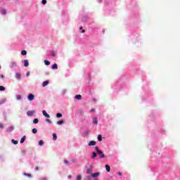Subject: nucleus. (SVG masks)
Listing matches in <instances>:
<instances>
[{
	"label": "nucleus",
	"instance_id": "nucleus-43",
	"mask_svg": "<svg viewBox=\"0 0 180 180\" xmlns=\"http://www.w3.org/2000/svg\"><path fill=\"white\" fill-rule=\"evenodd\" d=\"M0 78H5V77L4 76V75H1Z\"/></svg>",
	"mask_w": 180,
	"mask_h": 180
},
{
	"label": "nucleus",
	"instance_id": "nucleus-33",
	"mask_svg": "<svg viewBox=\"0 0 180 180\" xmlns=\"http://www.w3.org/2000/svg\"><path fill=\"white\" fill-rule=\"evenodd\" d=\"M86 172L88 174H91V172H92V170L91 169H87Z\"/></svg>",
	"mask_w": 180,
	"mask_h": 180
},
{
	"label": "nucleus",
	"instance_id": "nucleus-39",
	"mask_svg": "<svg viewBox=\"0 0 180 180\" xmlns=\"http://www.w3.org/2000/svg\"><path fill=\"white\" fill-rule=\"evenodd\" d=\"M46 122H47L48 123H51V120H50L49 119H47V120H46Z\"/></svg>",
	"mask_w": 180,
	"mask_h": 180
},
{
	"label": "nucleus",
	"instance_id": "nucleus-23",
	"mask_svg": "<svg viewBox=\"0 0 180 180\" xmlns=\"http://www.w3.org/2000/svg\"><path fill=\"white\" fill-rule=\"evenodd\" d=\"M97 139L98 141H102V135H98Z\"/></svg>",
	"mask_w": 180,
	"mask_h": 180
},
{
	"label": "nucleus",
	"instance_id": "nucleus-35",
	"mask_svg": "<svg viewBox=\"0 0 180 180\" xmlns=\"http://www.w3.org/2000/svg\"><path fill=\"white\" fill-rule=\"evenodd\" d=\"M42 4H43V5H46V4H47V1L46 0H42Z\"/></svg>",
	"mask_w": 180,
	"mask_h": 180
},
{
	"label": "nucleus",
	"instance_id": "nucleus-13",
	"mask_svg": "<svg viewBox=\"0 0 180 180\" xmlns=\"http://www.w3.org/2000/svg\"><path fill=\"white\" fill-rule=\"evenodd\" d=\"M13 127H9L8 129H7V131L8 133H11V131H13Z\"/></svg>",
	"mask_w": 180,
	"mask_h": 180
},
{
	"label": "nucleus",
	"instance_id": "nucleus-4",
	"mask_svg": "<svg viewBox=\"0 0 180 180\" xmlns=\"http://www.w3.org/2000/svg\"><path fill=\"white\" fill-rule=\"evenodd\" d=\"M15 78H16L17 79H20L22 78V75H21L20 73L16 72V73H15Z\"/></svg>",
	"mask_w": 180,
	"mask_h": 180
},
{
	"label": "nucleus",
	"instance_id": "nucleus-19",
	"mask_svg": "<svg viewBox=\"0 0 180 180\" xmlns=\"http://www.w3.org/2000/svg\"><path fill=\"white\" fill-rule=\"evenodd\" d=\"M64 123V120H61L57 122V124L61 125Z\"/></svg>",
	"mask_w": 180,
	"mask_h": 180
},
{
	"label": "nucleus",
	"instance_id": "nucleus-29",
	"mask_svg": "<svg viewBox=\"0 0 180 180\" xmlns=\"http://www.w3.org/2000/svg\"><path fill=\"white\" fill-rule=\"evenodd\" d=\"M56 117H63V114H61V113H57V114H56Z\"/></svg>",
	"mask_w": 180,
	"mask_h": 180
},
{
	"label": "nucleus",
	"instance_id": "nucleus-38",
	"mask_svg": "<svg viewBox=\"0 0 180 180\" xmlns=\"http://www.w3.org/2000/svg\"><path fill=\"white\" fill-rule=\"evenodd\" d=\"M40 180H47V178H46V177H42V178L40 179Z\"/></svg>",
	"mask_w": 180,
	"mask_h": 180
},
{
	"label": "nucleus",
	"instance_id": "nucleus-3",
	"mask_svg": "<svg viewBox=\"0 0 180 180\" xmlns=\"http://www.w3.org/2000/svg\"><path fill=\"white\" fill-rule=\"evenodd\" d=\"M100 174L101 173H99V172L93 173V174H91V176L92 178H96V176H99Z\"/></svg>",
	"mask_w": 180,
	"mask_h": 180
},
{
	"label": "nucleus",
	"instance_id": "nucleus-30",
	"mask_svg": "<svg viewBox=\"0 0 180 180\" xmlns=\"http://www.w3.org/2000/svg\"><path fill=\"white\" fill-rule=\"evenodd\" d=\"M11 143H13V144H18V141L13 139V140H11Z\"/></svg>",
	"mask_w": 180,
	"mask_h": 180
},
{
	"label": "nucleus",
	"instance_id": "nucleus-16",
	"mask_svg": "<svg viewBox=\"0 0 180 180\" xmlns=\"http://www.w3.org/2000/svg\"><path fill=\"white\" fill-rule=\"evenodd\" d=\"M15 98H16L17 101H20V99H22V96L21 95H17V96H15Z\"/></svg>",
	"mask_w": 180,
	"mask_h": 180
},
{
	"label": "nucleus",
	"instance_id": "nucleus-44",
	"mask_svg": "<svg viewBox=\"0 0 180 180\" xmlns=\"http://www.w3.org/2000/svg\"><path fill=\"white\" fill-rule=\"evenodd\" d=\"M35 171H39V167H35Z\"/></svg>",
	"mask_w": 180,
	"mask_h": 180
},
{
	"label": "nucleus",
	"instance_id": "nucleus-34",
	"mask_svg": "<svg viewBox=\"0 0 180 180\" xmlns=\"http://www.w3.org/2000/svg\"><path fill=\"white\" fill-rule=\"evenodd\" d=\"M5 103V100L0 101V105H4Z\"/></svg>",
	"mask_w": 180,
	"mask_h": 180
},
{
	"label": "nucleus",
	"instance_id": "nucleus-51",
	"mask_svg": "<svg viewBox=\"0 0 180 180\" xmlns=\"http://www.w3.org/2000/svg\"><path fill=\"white\" fill-rule=\"evenodd\" d=\"M0 70H1V65H0Z\"/></svg>",
	"mask_w": 180,
	"mask_h": 180
},
{
	"label": "nucleus",
	"instance_id": "nucleus-15",
	"mask_svg": "<svg viewBox=\"0 0 180 180\" xmlns=\"http://www.w3.org/2000/svg\"><path fill=\"white\" fill-rule=\"evenodd\" d=\"M25 140H26V136H24L20 141V143H21V144L22 143H25Z\"/></svg>",
	"mask_w": 180,
	"mask_h": 180
},
{
	"label": "nucleus",
	"instance_id": "nucleus-24",
	"mask_svg": "<svg viewBox=\"0 0 180 180\" xmlns=\"http://www.w3.org/2000/svg\"><path fill=\"white\" fill-rule=\"evenodd\" d=\"M96 152H93V155H92V156H91V158H96Z\"/></svg>",
	"mask_w": 180,
	"mask_h": 180
},
{
	"label": "nucleus",
	"instance_id": "nucleus-48",
	"mask_svg": "<svg viewBox=\"0 0 180 180\" xmlns=\"http://www.w3.org/2000/svg\"><path fill=\"white\" fill-rule=\"evenodd\" d=\"M72 177V176H71V175H69V176H68V178H69V179H71Z\"/></svg>",
	"mask_w": 180,
	"mask_h": 180
},
{
	"label": "nucleus",
	"instance_id": "nucleus-7",
	"mask_svg": "<svg viewBox=\"0 0 180 180\" xmlns=\"http://www.w3.org/2000/svg\"><path fill=\"white\" fill-rule=\"evenodd\" d=\"M89 146L91 147L92 146H96V142L95 141H91L89 143Z\"/></svg>",
	"mask_w": 180,
	"mask_h": 180
},
{
	"label": "nucleus",
	"instance_id": "nucleus-22",
	"mask_svg": "<svg viewBox=\"0 0 180 180\" xmlns=\"http://www.w3.org/2000/svg\"><path fill=\"white\" fill-rule=\"evenodd\" d=\"M17 65H18V64L16 63V62L11 63V67H16Z\"/></svg>",
	"mask_w": 180,
	"mask_h": 180
},
{
	"label": "nucleus",
	"instance_id": "nucleus-6",
	"mask_svg": "<svg viewBox=\"0 0 180 180\" xmlns=\"http://www.w3.org/2000/svg\"><path fill=\"white\" fill-rule=\"evenodd\" d=\"M34 114V111H33V110H30V111L27 112V116H33Z\"/></svg>",
	"mask_w": 180,
	"mask_h": 180
},
{
	"label": "nucleus",
	"instance_id": "nucleus-14",
	"mask_svg": "<svg viewBox=\"0 0 180 180\" xmlns=\"http://www.w3.org/2000/svg\"><path fill=\"white\" fill-rule=\"evenodd\" d=\"M93 123H94V124H98V118L94 117V118H93Z\"/></svg>",
	"mask_w": 180,
	"mask_h": 180
},
{
	"label": "nucleus",
	"instance_id": "nucleus-5",
	"mask_svg": "<svg viewBox=\"0 0 180 180\" xmlns=\"http://www.w3.org/2000/svg\"><path fill=\"white\" fill-rule=\"evenodd\" d=\"M75 99H77L79 101H81V99H82V96H81V94H77L75 96Z\"/></svg>",
	"mask_w": 180,
	"mask_h": 180
},
{
	"label": "nucleus",
	"instance_id": "nucleus-50",
	"mask_svg": "<svg viewBox=\"0 0 180 180\" xmlns=\"http://www.w3.org/2000/svg\"><path fill=\"white\" fill-rule=\"evenodd\" d=\"M53 56H56V54L53 53Z\"/></svg>",
	"mask_w": 180,
	"mask_h": 180
},
{
	"label": "nucleus",
	"instance_id": "nucleus-12",
	"mask_svg": "<svg viewBox=\"0 0 180 180\" xmlns=\"http://www.w3.org/2000/svg\"><path fill=\"white\" fill-rule=\"evenodd\" d=\"M105 169L107 172H110V166H109L108 165H105Z\"/></svg>",
	"mask_w": 180,
	"mask_h": 180
},
{
	"label": "nucleus",
	"instance_id": "nucleus-27",
	"mask_svg": "<svg viewBox=\"0 0 180 180\" xmlns=\"http://www.w3.org/2000/svg\"><path fill=\"white\" fill-rule=\"evenodd\" d=\"M44 142L43 141V140H40V141H39V146H44Z\"/></svg>",
	"mask_w": 180,
	"mask_h": 180
},
{
	"label": "nucleus",
	"instance_id": "nucleus-46",
	"mask_svg": "<svg viewBox=\"0 0 180 180\" xmlns=\"http://www.w3.org/2000/svg\"><path fill=\"white\" fill-rule=\"evenodd\" d=\"M82 33H85V30H82Z\"/></svg>",
	"mask_w": 180,
	"mask_h": 180
},
{
	"label": "nucleus",
	"instance_id": "nucleus-37",
	"mask_svg": "<svg viewBox=\"0 0 180 180\" xmlns=\"http://www.w3.org/2000/svg\"><path fill=\"white\" fill-rule=\"evenodd\" d=\"M81 175H79L77 176V180H81Z\"/></svg>",
	"mask_w": 180,
	"mask_h": 180
},
{
	"label": "nucleus",
	"instance_id": "nucleus-21",
	"mask_svg": "<svg viewBox=\"0 0 180 180\" xmlns=\"http://www.w3.org/2000/svg\"><path fill=\"white\" fill-rule=\"evenodd\" d=\"M44 64H45V65H50V61H49L47 60H44Z\"/></svg>",
	"mask_w": 180,
	"mask_h": 180
},
{
	"label": "nucleus",
	"instance_id": "nucleus-40",
	"mask_svg": "<svg viewBox=\"0 0 180 180\" xmlns=\"http://www.w3.org/2000/svg\"><path fill=\"white\" fill-rule=\"evenodd\" d=\"M26 75H27V77H29V75H30V72H27Z\"/></svg>",
	"mask_w": 180,
	"mask_h": 180
},
{
	"label": "nucleus",
	"instance_id": "nucleus-1",
	"mask_svg": "<svg viewBox=\"0 0 180 180\" xmlns=\"http://www.w3.org/2000/svg\"><path fill=\"white\" fill-rule=\"evenodd\" d=\"M98 154L100 156V158H105V154H103L102 150L98 151Z\"/></svg>",
	"mask_w": 180,
	"mask_h": 180
},
{
	"label": "nucleus",
	"instance_id": "nucleus-41",
	"mask_svg": "<svg viewBox=\"0 0 180 180\" xmlns=\"http://www.w3.org/2000/svg\"><path fill=\"white\" fill-rule=\"evenodd\" d=\"M90 112H95V108H91Z\"/></svg>",
	"mask_w": 180,
	"mask_h": 180
},
{
	"label": "nucleus",
	"instance_id": "nucleus-9",
	"mask_svg": "<svg viewBox=\"0 0 180 180\" xmlns=\"http://www.w3.org/2000/svg\"><path fill=\"white\" fill-rule=\"evenodd\" d=\"M24 67H29V60H24Z\"/></svg>",
	"mask_w": 180,
	"mask_h": 180
},
{
	"label": "nucleus",
	"instance_id": "nucleus-11",
	"mask_svg": "<svg viewBox=\"0 0 180 180\" xmlns=\"http://www.w3.org/2000/svg\"><path fill=\"white\" fill-rule=\"evenodd\" d=\"M49 81H44L43 83H42V86H47V85H49Z\"/></svg>",
	"mask_w": 180,
	"mask_h": 180
},
{
	"label": "nucleus",
	"instance_id": "nucleus-10",
	"mask_svg": "<svg viewBox=\"0 0 180 180\" xmlns=\"http://www.w3.org/2000/svg\"><path fill=\"white\" fill-rule=\"evenodd\" d=\"M52 70H58V66L57 65L56 63H54V64L52 65Z\"/></svg>",
	"mask_w": 180,
	"mask_h": 180
},
{
	"label": "nucleus",
	"instance_id": "nucleus-8",
	"mask_svg": "<svg viewBox=\"0 0 180 180\" xmlns=\"http://www.w3.org/2000/svg\"><path fill=\"white\" fill-rule=\"evenodd\" d=\"M42 113L44 115V116H45V117H50V115L47 114V112H46V110H43Z\"/></svg>",
	"mask_w": 180,
	"mask_h": 180
},
{
	"label": "nucleus",
	"instance_id": "nucleus-49",
	"mask_svg": "<svg viewBox=\"0 0 180 180\" xmlns=\"http://www.w3.org/2000/svg\"><path fill=\"white\" fill-rule=\"evenodd\" d=\"M82 27H79V30H82Z\"/></svg>",
	"mask_w": 180,
	"mask_h": 180
},
{
	"label": "nucleus",
	"instance_id": "nucleus-36",
	"mask_svg": "<svg viewBox=\"0 0 180 180\" xmlns=\"http://www.w3.org/2000/svg\"><path fill=\"white\" fill-rule=\"evenodd\" d=\"M0 129H4V124L0 122Z\"/></svg>",
	"mask_w": 180,
	"mask_h": 180
},
{
	"label": "nucleus",
	"instance_id": "nucleus-32",
	"mask_svg": "<svg viewBox=\"0 0 180 180\" xmlns=\"http://www.w3.org/2000/svg\"><path fill=\"white\" fill-rule=\"evenodd\" d=\"M0 91H5V87L3 86H0Z\"/></svg>",
	"mask_w": 180,
	"mask_h": 180
},
{
	"label": "nucleus",
	"instance_id": "nucleus-45",
	"mask_svg": "<svg viewBox=\"0 0 180 180\" xmlns=\"http://www.w3.org/2000/svg\"><path fill=\"white\" fill-rule=\"evenodd\" d=\"M117 174H118L120 176H121L122 172H118Z\"/></svg>",
	"mask_w": 180,
	"mask_h": 180
},
{
	"label": "nucleus",
	"instance_id": "nucleus-42",
	"mask_svg": "<svg viewBox=\"0 0 180 180\" xmlns=\"http://www.w3.org/2000/svg\"><path fill=\"white\" fill-rule=\"evenodd\" d=\"M64 163L67 165V164H68V160H64Z\"/></svg>",
	"mask_w": 180,
	"mask_h": 180
},
{
	"label": "nucleus",
	"instance_id": "nucleus-20",
	"mask_svg": "<svg viewBox=\"0 0 180 180\" xmlns=\"http://www.w3.org/2000/svg\"><path fill=\"white\" fill-rule=\"evenodd\" d=\"M23 175H25V176H28V178H32V175L30 174L24 173Z\"/></svg>",
	"mask_w": 180,
	"mask_h": 180
},
{
	"label": "nucleus",
	"instance_id": "nucleus-47",
	"mask_svg": "<svg viewBox=\"0 0 180 180\" xmlns=\"http://www.w3.org/2000/svg\"><path fill=\"white\" fill-rule=\"evenodd\" d=\"M85 136H88V132H84Z\"/></svg>",
	"mask_w": 180,
	"mask_h": 180
},
{
	"label": "nucleus",
	"instance_id": "nucleus-17",
	"mask_svg": "<svg viewBox=\"0 0 180 180\" xmlns=\"http://www.w3.org/2000/svg\"><path fill=\"white\" fill-rule=\"evenodd\" d=\"M21 54L22 56H26V54H27V51H26L25 50H22L21 51Z\"/></svg>",
	"mask_w": 180,
	"mask_h": 180
},
{
	"label": "nucleus",
	"instance_id": "nucleus-31",
	"mask_svg": "<svg viewBox=\"0 0 180 180\" xmlns=\"http://www.w3.org/2000/svg\"><path fill=\"white\" fill-rule=\"evenodd\" d=\"M95 150L98 153H99V151H101V150H99V148L98 147V146H96L95 147Z\"/></svg>",
	"mask_w": 180,
	"mask_h": 180
},
{
	"label": "nucleus",
	"instance_id": "nucleus-18",
	"mask_svg": "<svg viewBox=\"0 0 180 180\" xmlns=\"http://www.w3.org/2000/svg\"><path fill=\"white\" fill-rule=\"evenodd\" d=\"M33 123L34 124H37V123H39V119H37V118L34 119Z\"/></svg>",
	"mask_w": 180,
	"mask_h": 180
},
{
	"label": "nucleus",
	"instance_id": "nucleus-26",
	"mask_svg": "<svg viewBox=\"0 0 180 180\" xmlns=\"http://www.w3.org/2000/svg\"><path fill=\"white\" fill-rule=\"evenodd\" d=\"M53 139L54 141L57 140V134H53Z\"/></svg>",
	"mask_w": 180,
	"mask_h": 180
},
{
	"label": "nucleus",
	"instance_id": "nucleus-25",
	"mask_svg": "<svg viewBox=\"0 0 180 180\" xmlns=\"http://www.w3.org/2000/svg\"><path fill=\"white\" fill-rule=\"evenodd\" d=\"M1 13H2L3 15H6V10L4 9V8H3V9L1 10Z\"/></svg>",
	"mask_w": 180,
	"mask_h": 180
},
{
	"label": "nucleus",
	"instance_id": "nucleus-2",
	"mask_svg": "<svg viewBox=\"0 0 180 180\" xmlns=\"http://www.w3.org/2000/svg\"><path fill=\"white\" fill-rule=\"evenodd\" d=\"M34 99V95L30 94L28 95V101H33Z\"/></svg>",
	"mask_w": 180,
	"mask_h": 180
},
{
	"label": "nucleus",
	"instance_id": "nucleus-28",
	"mask_svg": "<svg viewBox=\"0 0 180 180\" xmlns=\"http://www.w3.org/2000/svg\"><path fill=\"white\" fill-rule=\"evenodd\" d=\"M32 133L34 134H36V133H37V129H36V128L32 129Z\"/></svg>",
	"mask_w": 180,
	"mask_h": 180
}]
</instances>
